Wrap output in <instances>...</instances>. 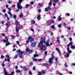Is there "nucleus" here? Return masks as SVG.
Listing matches in <instances>:
<instances>
[{
    "label": "nucleus",
    "mask_w": 75,
    "mask_h": 75,
    "mask_svg": "<svg viewBox=\"0 0 75 75\" xmlns=\"http://www.w3.org/2000/svg\"><path fill=\"white\" fill-rule=\"evenodd\" d=\"M5 16L7 17L8 20H9V18H8V17H7V15H6V14L5 13Z\"/></svg>",
    "instance_id": "obj_28"
},
{
    "label": "nucleus",
    "mask_w": 75,
    "mask_h": 75,
    "mask_svg": "<svg viewBox=\"0 0 75 75\" xmlns=\"http://www.w3.org/2000/svg\"><path fill=\"white\" fill-rule=\"evenodd\" d=\"M37 19H38V20H40V19H41V16H38L37 17Z\"/></svg>",
    "instance_id": "obj_20"
},
{
    "label": "nucleus",
    "mask_w": 75,
    "mask_h": 75,
    "mask_svg": "<svg viewBox=\"0 0 75 75\" xmlns=\"http://www.w3.org/2000/svg\"><path fill=\"white\" fill-rule=\"evenodd\" d=\"M2 66L3 67H5V64H4V63L2 64Z\"/></svg>",
    "instance_id": "obj_57"
},
{
    "label": "nucleus",
    "mask_w": 75,
    "mask_h": 75,
    "mask_svg": "<svg viewBox=\"0 0 75 75\" xmlns=\"http://www.w3.org/2000/svg\"><path fill=\"white\" fill-rule=\"evenodd\" d=\"M52 4V2L50 1V3H49V6H51Z\"/></svg>",
    "instance_id": "obj_35"
},
{
    "label": "nucleus",
    "mask_w": 75,
    "mask_h": 75,
    "mask_svg": "<svg viewBox=\"0 0 75 75\" xmlns=\"http://www.w3.org/2000/svg\"><path fill=\"white\" fill-rule=\"evenodd\" d=\"M15 11H16V12H18L19 10L18 9H17V10H16Z\"/></svg>",
    "instance_id": "obj_55"
},
{
    "label": "nucleus",
    "mask_w": 75,
    "mask_h": 75,
    "mask_svg": "<svg viewBox=\"0 0 75 75\" xmlns=\"http://www.w3.org/2000/svg\"><path fill=\"white\" fill-rule=\"evenodd\" d=\"M17 53H18V55H17V54H16L15 57H14L15 59L17 58V56H18L19 57H22V54H23V53H24V52H22V51H20V50H18V51H17Z\"/></svg>",
    "instance_id": "obj_3"
},
{
    "label": "nucleus",
    "mask_w": 75,
    "mask_h": 75,
    "mask_svg": "<svg viewBox=\"0 0 75 75\" xmlns=\"http://www.w3.org/2000/svg\"><path fill=\"white\" fill-rule=\"evenodd\" d=\"M32 47H35V42H32L31 44V45H30Z\"/></svg>",
    "instance_id": "obj_15"
},
{
    "label": "nucleus",
    "mask_w": 75,
    "mask_h": 75,
    "mask_svg": "<svg viewBox=\"0 0 75 75\" xmlns=\"http://www.w3.org/2000/svg\"><path fill=\"white\" fill-rule=\"evenodd\" d=\"M73 18H71V19H70V21H73Z\"/></svg>",
    "instance_id": "obj_63"
},
{
    "label": "nucleus",
    "mask_w": 75,
    "mask_h": 75,
    "mask_svg": "<svg viewBox=\"0 0 75 75\" xmlns=\"http://www.w3.org/2000/svg\"><path fill=\"white\" fill-rule=\"evenodd\" d=\"M58 1H59V0H53L54 3H57L58 2Z\"/></svg>",
    "instance_id": "obj_26"
},
{
    "label": "nucleus",
    "mask_w": 75,
    "mask_h": 75,
    "mask_svg": "<svg viewBox=\"0 0 75 75\" xmlns=\"http://www.w3.org/2000/svg\"><path fill=\"white\" fill-rule=\"evenodd\" d=\"M28 40L26 41V42H27V44H28V42H31L34 40V39H33L32 37H28Z\"/></svg>",
    "instance_id": "obj_8"
},
{
    "label": "nucleus",
    "mask_w": 75,
    "mask_h": 75,
    "mask_svg": "<svg viewBox=\"0 0 75 75\" xmlns=\"http://www.w3.org/2000/svg\"><path fill=\"white\" fill-rule=\"evenodd\" d=\"M72 40V38H69V41H71V40Z\"/></svg>",
    "instance_id": "obj_59"
},
{
    "label": "nucleus",
    "mask_w": 75,
    "mask_h": 75,
    "mask_svg": "<svg viewBox=\"0 0 75 75\" xmlns=\"http://www.w3.org/2000/svg\"><path fill=\"white\" fill-rule=\"evenodd\" d=\"M60 16H61V15L59 16V18H58V21H60L62 20V18H61V17Z\"/></svg>",
    "instance_id": "obj_18"
},
{
    "label": "nucleus",
    "mask_w": 75,
    "mask_h": 75,
    "mask_svg": "<svg viewBox=\"0 0 75 75\" xmlns=\"http://www.w3.org/2000/svg\"><path fill=\"white\" fill-rule=\"evenodd\" d=\"M1 35H2V36H5V34H4V33H1Z\"/></svg>",
    "instance_id": "obj_44"
},
{
    "label": "nucleus",
    "mask_w": 75,
    "mask_h": 75,
    "mask_svg": "<svg viewBox=\"0 0 75 75\" xmlns=\"http://www.w3.org/2000/svg\"><path fill=\"white\" fill-rule=\"evenodd\" d=\"M16 6V5H13V6H12V7L15 8V7Z\"/></svg>",
    "instance_id": "obj_56"
},
{
    "label": "nucleus",
    "mask_w": 75,
    "mask_h": 75,
    "mask_svg": "<svg viewBox=\"0 0 75 75\" xmlns=\"http://www.w3.org/2000/svg\"><path fill=\"white\" fill-rule=\"evenodd\" d=\"M47 66V64L46 63H44L43 64V66Z\"/></svg>",
    "instance_id": "obj_36"
},
{
    "label": "nucleus",
    "mask_w": 75,
    "mask_h": 75,
    "mask_svg": "<svg viewBox=\"0 0 75 75\" xmlns=\"http://www.w3.org/2000/svg\"><path fill=\"white\" fill-rule=\"evenodd\" d=\"M40 40H41V41H40V42L38 43V46H40V45H42L43 43H44V44H46L47 46H49V45H48V42L50 41V40H49V39H47V42L45 41V40H46V38H45V37L41 38Z\"/></svg>",
    "instance_id": "obj_1"
},
{
    "label": "nucleus",
    "mask_w": 75,
    "mask_h": 75,
    "mask_svg": "<svg viewBox=\"0 0 75 75\" xmlns=\"http://www.w3.org/2000/svg\"><path fill=\"white\" fill-rule=\"evenodd\" d=\"M55 60H56V62H57V58H55Z\"/></svg>",
    "instance_id": "obj_61"
},
{
    "label": "nucleus",
    "mask_w": 75,
    "mask_h": 75,
    "mask_svg": "<svg viewBox=\"0 0 75 75\" xmlns=\"http://www.w3.org/2000/svg\"><path fill=\"white\" fill-rule=\"evenodd\" d=\"M54 56H52V58H50L49 59V62L50 63V64H52V61L53 60V59H54Z\"/></svg>",
    "instance_id": "obj_13"
},
{
    "label": "nucleus",
    "mask_w": 75,
    "mask_h": 75,
    "mask_svg": "<svg viewBox=\"0 0 75 75\" xmlns=\"http://www.w3.org/2000/svg\"><path fill=\"white\" fill-rule=\"evenodd\" d=\"M26 52H25V54H26V53H26V52H29V54H31L32 53V52H33V51L32 50H28V48H27L26 49Z\"/></svg>",
    "instance_id": "obj_11"
},
{
    "label": "nucleus",
    "mask_w": 75,
    "mask_h": 75,
    "mask_svg": "<svg viewBox=\"0 0 75 75\" xmlns=\"http://www.w3.org/2000/svg\"><path fill=\"white\" fill-rule=\"evenodd\" d=\"M2 12H4V13H5L6 12V10L4 9L3 10H2Z\"/></svg>",
    "instance_id": "obj_48"
},
{
    "label": "nucleus",
    "mask_w": 75,
    "mask_h": 75,
    "mask_svg": "<svg viewBox=\"0 0 75 75\" xmlns=\"http://www.w3.org/2000/svg\"><path fill=\"white\" fill-rule=\"evenodd\" d=\"M1 24H4V21H1Z\"/></svg>",
    "instance_id": "obj_52"
},
{
    "label": "nucleus",
    "mask_w": 75,
    "mask_h": 75,
    "mask_svg": "<svg viewBox=\"0 0 75 75\" xmlns=\"http://www.w3.org/2000/svg\"><path fill=\"white\" fill-rule=\"evenodd\" d=\"M8 9L9 11H11V8H8Z\"/></svg>",
    "instance_id": "obj_46"
},
{
    "label": "nucleus",
    "mask_w": 75,
    "mask_h": 75,
    "mask_svg": "<svg viewBox=\"0 0 75 75\" xmlns=\"http://www.w3.org/2000/svg\"><path fill=\"white\" fill-rule=\"evenodd\" d=\"M17 44H18V46H20L21 45H19V42L18 41H17Z\"/></svg>",
    "instance_id": "obj_33"
},
{
    "label": "nucleus",
    "mask_w": 75,
    "mask_h": 75,
    "mask_svg": "<svg viewBox=\"0 0 75 75\" xmlns=\"http://www.w3.org/2000/svg\"><path fill=\"white\" fill-rule=\"evenodd\" d=\"M29 7V5L28 4H27L26 5V6H25V8H28V7Z\"/></svg>",
    "instance_id": "obj_22"
},
{
    "label": "nucleus",
    "mask_w": 75,
    "mask_h": 75,
    "mask_svg": "<svg viewBox=\"0 0 75 75\" xmlns=\"http://www.w3.org/2000/svg\"><path fill=\"white\" fill-rule=\"evenodd\" d=\"M67 51H68V53L69 54H67L66 55V57H69V54L71 53V50H69V47H68L67 48Z\"/></svg>",
    "instance_id": "obj_10"
},
{
    "label": "nucleus",
    "mask_w": 75,
    "mask_h": 75,
    "mask_svg": "<svg viewBox=\"0 0 75 75\" xmlns=\"http://www.w3.org/2000/svg\"><path fill=\"white\" fill-rule=\"evenodd\" d=\"M15 23L17 25V26H16V28L19 29H23V26L19 25V22H17V20H16V22H15Z\"/></svg>",
    "instance_id": "obj_4"
},
{
    "label": "nucleus",
    "mask_w": 75,
    "mask_h": 75,
    "mask_svg": "<svg viewBox=\"0 0 75 75\" xmlns=\"http://www.w3.org/2000/svg\"><path fill=\"white\" fill-rule=\"evenodd\" d=\"M46 72H45V71H42V72H38V75H42L41 74H45Z\"/></svg>",
    "instance_id": "obj_14"
},
{
    "label": "nucleus",
    "mask_w": 75,
    "mask_h": 75,
    "mask_svg": "<svg viewBox=\"0 0 75 75\" xmlns=\"http://www.w3.org/2000/svg\"><path fill=\"white\" fill-rule=\"evenodd\" d=\"M23 17V14H21L20 15H19V18H22Z\"/></svg>",
    "instance_id": "obj_31"
},
{
    "label": "nucleus",
    "mask_w": 75,
    "mask_h": 75,
    "mask_svg": "<svg viewBox=\"0 0 75 75\" xmlns=\"http://www.w3.org/2000/svg\"><path fill=\"white\" fill-rule=\"evenodd\" d=\"M35 23L34 21H31V24H34Z\"/></svg>",
    "instance_id": "obj_32"
},
{
    "label": "nucleus",
    "mask_w": 75,
    "mask_h": 75,
    "mask_svg": "<svg viewBox=\"0 0 75 75\" xmlns=\"http://www.w3.org/2000/svg\"><path fill=\"white\" fill-rule=\"evenodd\" d=\"M65 16H69V15H70V14H69V13H65Z\"/></svg>",
    "instance_id": "obj_29"
},
{
    "label": "nucleus",
    "mask_w": 75,
    "mask_h": 75,
    "mask_svg": "<svg viewBox=\"0 0 75 75\" xmlns=\"http://www.w3.org/2000/svg\"><path fill=\"white\" fill-rule=\"evenodd\" d=\"M15 69H17V66H15Z\"/></svg>",
    "instance_id": "obj_62"
},
{
    "label": "nucleus",
    "mask_w": 75,
    "mask_h": 75,
    "mask_svg": "<svg viewBox=\"0 0 75 75\" xmlns=\"http://www.w3.org/2000/svg\"><path fill=\"white\" fill-rule=\"evenodd\" d=\"M35 70V67H33V70Z\"/></svg>",
    "instance_id": "obj_64"
},
{
    "label": "nucleus",
    "mask_w": 75,
    "mask_h": 75,
    "mask_svg": "<svg viewBox=\"0 0 75 75\" xmlns=\"http://www.w3.org/2000/svg\"><path fill=\"white\" fill-rule=\"evenodd\" d=\"M19 29V28H16V32H18V31L19 30V29Z\"/></svg>",
    "instance_id": "obj_30"
},
{
    "label": "nucleus",
    "mask_w": 75,
    "mask_h": 75,
    "mask_svg": "<svg viewBox=\"0 0 75 75\" xmlns=\"http://www.w3.org/2000/svg\"><path fill=\"white\" fill-rule=\"evenodd\" d=\"M30 30H31V31L34 32V29L33 28L30 29Z\"/></svg>",
    "instance_id": "obj_43"
},
{
    "label": "nucleus",
    "mask_w": 75,
    "mask_h": 75,
    "mask_svg": "<svg viewBox=\"0 0 75 75\" xmlns=\"http://www.w3.org/2000/svg\"><path fill=\"white\" fill-rule=\"evenodd\" d=\"M68 45H72V42H70L69 43V44Z\"/></svg>",
    "instance_id": "obj_45"
},
{
    "label": "nucleus",
    "mask_w": 75,
    "mask_h": 75,
    "mask_svg": "<svg viewBox=\"0 0 75 75\" xmlns=\"http://www.w3.org/2000/svg\"><path fill=\"white\" fill-rule=\"evenodd\" d=\"M49 10H50V8H49V7H47L45 8V11H47Z\"/></svg>",
    "instance_id": "obj_17"
},
{
    "label": "nucleus",
    "mask_w": 75,
    "mask_h": 75,
    "mask_svg": "<svg viewBox=\"0 0 75 75\" xmlns=\"http://www.w3.org/2000/svg\"><path fill=\"white\" fill-rule=\"evenodd\" d=\"M14 71L12 72H11V74H9V75H14Z\"/></svg>",
    "instance_id": "obj_34"
},
{
    "label": "nucleus",
    "mask_w": 75,
    "mask_h": 75,
    "mask_svg": "<svg viewBox=\"0 0 75 75\" xmlns=\"http://www.w3.org/2000/svg\"><path fill=\"white\" fill-rule=\"evenodd\" d=\"M5 39L6 40H3V41H4V43L7 42V43H6V46L10 45V43L8 42V39L7 38V37H5Z\"/></svg>",
    "instance_id": "obj_7"
},
{
    "label": "nucleus",
    "mask_w": 75,
    "mask_h": 75,
    "mask_svg": "<svg viewBox=\"0 0 75 75\" xmlns=\"http://www.w3.org/2000/svg\"><path fill=\"white\" fill-rule=\"evenodd\" d=\"M61 26H62V25H61V24L58 25V27H59V28H60V27H61Z\"/></svg>",
    "instance_id": "obj_39"
},
{
    "label": "nucleus",
    "mask_w": 75,
    "mask_h": 75,
    "mask_svg": "<svg viewBox=\"0 0 75 75\" xmlns=\"http://www.w3.org/2000/svg\"><path fill=\"white\" fill-rule=\"evenodd\" d=\"M34 4V2H33V1H31V4L33 5V4Z\"/></svg>",
    "instance_id": "obj_58"
},
{
    "label": "nucleus",
    "mask_w": 75,
    "mask_h": 75,
    "mask_svg": "<svg viewBox=\"0 0 75 75\" xmlns=\"http://www.w3.org/2000/svg\"><path fill=\"white\" fill-rule=\"evenodd\" d=\"M57 41H58V42L59 43H60V41H59V38H58V39H57Z\"/></svg>",
    "instance_id": "obj_37"
},
{
    "label": "nucleus",
    "mask_w": 75,
    "mask_h": 75,
    "mask_svg": "<svg viewBox=\"0 0 75 75\" xmlns=\"http://www.w3.org/2000/svg\"><path fill=\"white\" fill-rule=\"evenodd\" d=\"M16 47V45H13V46H12V47H13V49H14L15 48V47Z\"/></svg>",
    "instance_id": "obj_47"
},
{
    "label": "nucleus",
    "mask_w": 75,
    "mask_h": 75,
    "mask_svg": "<svg viewBox=\"0 0 75 75\" xmlns=\"http://www.w3.org/2000/svg\"><path fill=\"white\" fill-rule=\"evenodd\" d=\"M4 74H5V75H8V73L6 71V69L4 68Z\"/></svg>",
    "instance_id": "obj_16"
},
{
    "label": "nucleus",
    "mask_w": 75,
    "mask_h": 75,
    "mask_svg": "<svg viewBox=\"0 0 75 75\" xmlns=\"http://www.w3.org/2000/svg\"><path fill=\"white\" fill-rule=\"evenodd\" d=\"M8 14L9 15V17H10V18H12V17L14 18V19H15L16 18V16L15 15H13L11 13V12L8 11Z\"/></svg>",
    "instance_id": "obj_9"
},
{
    "label": "nucleus",
    "mask_w": 75,
    "mask_h": 75,
    "mask_svg": "<svg viewBox=\"0 0 75 75\" xmlns=\"http://www.w3.org/2000/svg\"><path fill=\"white\" fill-rule=\"evenodd\" d=\"M33 57H32V59H33V61L36 62V61H38V62H41V61H42V59H35V58L37 57H38V54H34V55H33Z\"/></svg>",
    "instance_id": "obj_5"
},
{
    "label": "nucleus",
    "mask_w": 75,
    "mask_h": 75,
    "mask_svg": "<svg viewBox=\"0 0 75 75\" xmlns=\"http://www.w3.org/2000/svg\"><path fill=\"white\" fill-rule=\"evenodd\" d=\"M20 72H21V71L17 69V70H16V72L17 73H19Z\"/></svg>",
    "instance_id": "obj_23"
},
{
    "label": "nucleus",
    "mask_w": 75,
    "mask_h": 75,
    "mask_svg": "<svg viewBox=\"0 0 75 75\" xmlns=\"http://www.w3.org/2000/svg\"><path fill=\"white\" fill-rule=\"evenodd\" d=\"M40 11H41V10H40V9L38 10V12L40 13Z\"/></svg>",
    "instance_id": "obj_49"
},
{
    "label": "nucleus",
    "mask_w": 75,
    "mask_h": 75,
    "mask_svg": "<svg viewBox=\"0 0 75 75\" xmlns=\"http://www.w3.org/2000/svg\"><path fill=\"white\" fill-rule=\"evenodd\" d=\"M10 25V23L9 22H8L6 23V26H7V27H8Z\"/></svg>",
    "instance_id": "obj_21"
},
{
    "label": "nucleus",
    "mask_w": 75,
    "mask_h": 75,
    "mask_svg": "<svg viewBox=\"0 0 75 75\" xmlns=\"http://www.w3.org/2000/svg\"><path fill=\"white\" fill-rule=\"evenodd\" d=\"M28 74L32 75V73H31V72L29 71V72H28Z\"/></svg>",
    "instance_id": "obj_54"
},
{
    "label": "nucleus",
    "mask_w": 75,
    "mask_h": 75,
    "mask_svg": "<svg viewBox=\"0 0 75 75\" xmlns=\"http://www.w3.org/2000/svg\"><path fill=\"white\" fill-rule=\"evenodd\" d=\"M23 67L24 68V69L25 70V71H27V68H26L25 66Z\"/></svg>",
    "instance_id": "obj_27"
},
{
    "label": "nucleus",
    "mask_w": 75,
    "mask_h": 75,
    "mask_svg": "<svg viewBox=\"0 0 75 75\" xmlns=\"http://www.w3.org/2000/svg\"><path fill=\"white\" fill-rule=\"evenodd\" d=\"M50 35H53V33H50Z\"/></svg>",
    "instance_id": "obj_60"
},
{
    "label": "nucleus",
    "mask_w": 75,
    "mask_h": 75,
    "mask_svg": "<svg viewBox=\"0 0 75 75\" xmlns=\"http://www.w3.org/2000/svg\"><path fill=\"white\" fill-rule=\"evenodd\" d=\"M33 65V63H32V62L30 63V64H29V66H31Z\"/></svg>",
    "instance_id": "obj_41"
},
{
    "label": "nucleus",
    "mask_w": 75,
    "mask_h": 75,
    "mask_svg": "<svg viewBox=\"0 0 75 75\" xmlns=\"http://www.w3.org/2000/svg\"><path fill=\"white\" fill-rule=\"evenodd\" d=\"M0 57L1 58V59H3L4 58H5V57H4V56H3V55H1V57Z\"/></svg>",
    "instance_id": "obj_42"
},
{
    "label": "nucleus",
    "mask_w": 75,
    "mask_h": 75,
    "mask_svg": "<svg viewBox=\"0 0 75 75\" xmlns=\"http://www.w3.org/2000/svg\"><path fill=\"white\" fill-rule=\"evenodd\" d=\"M8 3L9 4H11V2L10 1H8Z\"/></svg>",
    "instance_id": "obj_40"
},
{
    "label": "nucleus",
    "mask_w": 75,
    "mask_h": 75,
    "mask_svg": "<svg viewBox=\"0 0 75 75\" xmlns=\"http://www.w3.org/2000/svg\"><path fill=\"white\" fill-rule=\"evenodd\" d=\"M43 45V44L40 45L39 46L38 45V47H39V50H40L41 51H45L46 50V47H50V45H52V43H50V45L49 44V45H50L49 46H47V44H46V46H41V45Z\"/></svg>",
    "instance_id": "obj_2"
},
{
    "label": "nucleus",
    "mask_w": 75,
    "mask_h": 75,
    "mask_svg": "<svg viewBox=\"0 0 75 75\" xmlns=\"http://www.w3.org/2000/svg\"><path fill=\"white\" fill-rule=\"evenodd\" d=\"M56 50H57V51H58V52L59 53V54H61V52H60V50H59V49L56 48Z\"/></svg>",
    "instance_id": "obj_19"
},
{
    "label": "nucleus",
    "mask_w": 75,
    "mask_h": 75,
    "mask_svg": "<svg viewBox=\"0 0 75 75\" xmlns=\"http://www.w3.org/2000/svg\"><path fill=\"white\" fill-rule=\"evenodd\" d=\"M16 36L17 37H19V35L18 34H17V35H16Z\"/></svg>",
    "instance_id": "obj_50"
},
{
    "label": "nucleus",
    "mask_w": 75,
    "mask_h": 75,
    "mask_svg": "<svg viewBox=\"0 0 75 75\" xmlns=\"http://www.w3.org/2000/svg\"><path fill=\"white\" fill-rule=\"evenodd\" d=\"M72 65H73V66H75V64L74 63H73L72 64Z\"/></svg>",
    "instance_id": "obj_53"
},
{
    "label": "nucleus",
    "mask_w": 75,
    "mask_h": 75,
    "mask_svg": "<svg viewBox=\"0 0 75 75\" xmlns=\"http://www.w3.org/2000/svg\"><path fill=\"white\" fill-rule=\"evenodd\" d=\"M6 57H7V58H8V59H7L6 58H5V60H4V61L5 62H9V61H10L9 56H8L7 55H6Z\"/></svg>",
    "instance_id": "obj_12"
},
{
    "label": "nucleus",
    "mask_w": 75,
    "mask_h": 75,
    "mask_svg": "<svg viewBox=\"0 0 75 75\" xmlns=\"http://www.w3.org/2000/svg\"><path fill=\"white\" fill-rule=\"evenodd\" d=\"M23 1V0H18V3L17 4V7H18V9H21L22 8V6H21V3H22V1Z\"/></svg>",
    "instance_id": "obj_6"
},
{
    "label": "nucleus",
    "mask_w": 75,
    "mask_h": 75,
    "mask_svg": "<svg viewBox=\"0 0 75 75\" xmlns=\"http://www.w3.org/2000/svg\"><path fill=\"white\" fill-rule=\"evenodd\" d=\"M70 47H71V49H75V47H74V46H73V45H71Z\"/></svg>",
    "instance_id": "obj_25"
},
{
    "label": "nucleus",
    "mask_w": 75,
    "mask_h": 75,
    "mask_svg": "<svg viewBox=\"0 0 75 75\" xmlns=\"http://www.w3.org/2000/svg\"><path fill=\"white\" fill-rule=\"evenodd\" d=\"M51 28H52L53 29H54L55 28V26L53 25H51Z\"/></svg>",
    "instance_id": "obj_38"
},
{
    "label": "nucleus",
    "mask_w": 75,
    "mask_h": 75,
    "mask_svg": "<svg viewBox=\"0 0 75 75\" xmlns=\"http://www.w3.org/2000/svg\"><path fill=\"white\" fill-rule=\"evenodd\" d=\"M38 6L39 7H41L43 6V5H42V4H38Z\"/></svg>",
    "instance_id": "obj_24"
},
{
    "label": "nucleus",
    "mask_w": 75,
    "mask_h": 75,
    "mask_svg": "<svg viewBox=\"0 0 75 75\" xmlns=\"http://www.w3.org/2000/svg\"><path fill=\"white\" fill-rule=\"evenodd\" d=\"M64 67H67V64H65Z\"/></svg>",
    "instance_id": "obj_51"
}]
</instances>
